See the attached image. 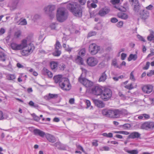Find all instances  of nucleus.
<instances>
[{"label": "nucleus", "instance_id": "3c124183", "mask_svg": "<svg viewBox=\"0 0 154 154\" xmlns=\"http://www.w3.org/2000/svg\"><path fill=\"white\" fill-rule=\"evenodd\" d=\"M123 23L122 21H120L118 22L117 23V26L119 28L122 27L123 25Z\"/></svg>", "mask_w": 154, "mask_h": 154}, {"label": "nucleus", "instance_id": "473e14b6", "mask_svg": "<svg viewBox=\"0 0 154 154\" xmlns=\"http://www.w3.org/2000/svg\"><path fill=\"white\" fill-rule=\"evenodd\" d=\"M6 77L8 80H13L15 79L16 76L14 74H8L6 75Z\"/></svg>", "mask_w": 154, "mask_h": 154}, {"label": "nucleus", "instance_id": "79ce46f5", "mask_svg": "<svg viewBox=\"0 0 154 154\" xmlns=\"http://www.w3.org/2000/svg\"><path fill=\"white\" fill-rule=\"evenodd\" d=\"M114 133H118L125 135H128L129 134V133L126 131H114Z\"/></svg>", "mask_w": 154, "mask_h": 154}, {"label": "nucleus", "instance_id": "2f4dec72", "mask_svg": "<svg viewBox=\"0 0 154 154\" xmlns=\"http://www.w3.org/2000/svg\"><path fill=\"white\" fill-rule=\"evenodd\" d=\"M6 55L3 51L0 52V57L1 60L3 61H5V60Z\"/></svg>", "mask_w": 154, "mask_h": 154}, {"label": "nucleus", "instance_id": "39448f33", "mask_svg": "<svg viewBox=\"0 0 154 154\" xmlns=\"http://www.w3.org/2000/svg\"><path fill=\"white\" fill-rule=\"evenodd\" d=\"M112 95L111 90L108 88H106L103 91L100 95L101 99L104 101H107L111 97Z\"/></svg>", "mask_w": 154, "mask_h": 154}, {"label": "nucleus", "instance_id": "a19ab883", "mask_svg": "<svg viewBox=\"0 0 154 154\" xmlns=\"http://www.w3.org/2000/svg\"><path fill=\"white\" fill-rule=\"evenodd\" d=\"M129 79L132 81L133 82H135L136 80V79L134 75V71H132L130 75Z\"/></svg>", "mask_w": 154, "mask_h": 154}, {"label": "nucleus", "instance_id": "2eb2a0df", "mask_svg": "<svg viewBox=\"0 0 154 154\" xmlns=\"http://www.w3.org/2000/svg\"><path fill=\"white\" fill-rule=\"evenodd\" d=\"M102 114L107 117L113 118V110L105 109H103L102 111Z\"/></svg>", "mask_w": 154, "mask_h": 154}, {"label": "nucleus", "instance_id": "58836bf2", "mask_svg": "<svg viewBox=\"0 0 154 154\" xmlns=\"http://www.w3.org/2000/svg\"><path fill=\"white\" fill-rule=\"evenodd\" d=\"M133 85V83H131L129 84L126 85L125 86V87L127 89L131 90L134 88Z\"/></svg>", "mask_w": 154, "mask_h": 154}, {"label": "nucleus", "instance_id": "6e6552de", "mask_svg": "<svg viewBox=\"0 0 154 154\" xmlns=\"http://www.w3.org/2000/svg\"><path fill=\"white\" fill-rule=\"evenodd\" d=\"M100 47L95 43L91 44L89 47V51L91 54L94 55L100 50Z\"/></svg>", "mask_w": 154, "mask_h": 154}, {"label": "nucleus", "instance_id": "f257e3e1", "mask_svg": "<svg viewBox=\"0 0 154 154\" xmlns=\"http://www.w3.org/2000/svg\"><path fill=\"white\" fill-rule=\"evenodd\" d=\"M19 45L20 50L24 48L22 51V54L23 55L25 56H27L32 53L35 49L33 44L30 43L27 45V40L26 39L22 40Z\"/></svg>", "mask_w": 154, "mask_h": 154}, {"label": "nucleus", "instance_id": "5fc2aeb1", "mask_svg": "<svg viewBox=\"0 0 154 154\" xmlns=\"http://www.w3.org/2000/svg\"><path fill=\"white\" fill-rule=\"evenodd\" d=\"M137 37L138 38L140 41L144 42H146V40H145L144 38L141 36L139 35H137Z\"/></svg>", "mask_w": 154, "mask_h": 154}, {"label": "nucleus", "instance_id": "a211bd4d", "mask_svg": "<svg viewBox=\"0 0 154 154\" xmlns=\"http://www.w3.org/2000/svg\"><path fill=\"white\" fill-rule=\"evenodd\" d=\"M33 132L35 135L39 136L42 137H43L46 134L44 131L37 129H35Z\"/></svg>", "mask_w": 154, "mask_h": 154}, {"label": "nucleus", "instance_id": "13d9d810", "mask_svg": "<svg viewBox=\"0 0 154 154\" xmlns=\"http://www.w3.org/2000/svg\"><path fill=\"white\" fill-rule=\"evenodd\" d=\"M127 55L124 53H122L121 55V58L122 60H124L126 57Z\"/></svg>", "mask_w": 154, "mask_h": 154}, {"label": "nucleus", "instance_id": "5701e85b", "mask_svg": "<svg viewBox=\"0 0 154 154\" xmlns=\"http://www.w3.org/2000/svg\"><path fill=\"white\" fill-rule=\"evenodd\" d=\"M53 145L59 149L63 150L65 148L64 145L60 142H57L53 144Z\"/></svg>", "mask_w": 154, "mask_h": 154}, {"label": "nucleus", "instance_id": "6ab92c4d", "mask_svg": "<svg viewBox=\"0 0 154 154\" xmlns=\"http://www.w3.org/2000/svg\"><path fill=\"white\" fill-rule=\"evenodd\" d=\"M45 136L46 138L49 142L52 143H54L56 142V138L53 135L49 134L46 133Z\"/></svg>", "mask_w": 154, "mask_h": 154}, {"label": "nucleus", "instance_id": "0e129e2a", "mask_svg": "<svg viewBox=\"0 0 154 154\" xmlns=\"http://www.w3.org/2000/svg\"><path fill=\"white\" fill-rule=\"evenodd\" d=\"M119 96L122 98L123 99L125 98V95L122 94V93L121 92H119Z\"/></svg>", "mask_w": 154, "mask_h": 154}, {"label": "nucleus", "instance_id": "a878e982", "mask_svg": "<svg viewBox=\"0 0 154 154\" xmlns=\"http://www.w3.org/2000/svg\"><path fill=\"white\" fill-rule=\"evenodd\" d=\"M11 46L12 49L14 50H20L19 44L14 42H13L11 44Z\"/></svg>", "mask_w": 154, "mask_h": 154}, {"label": "nucleus", "instance_id": "bb28decb", "mask_svg": "<svg viewBox=\"0 0 154 154\" xmlns=\"http://www.w3.org/2000/svg\"><path fill=\"white\" fill-rule=\"evenodd\" d=\"M125 151L130 154H137L138 151L137 149L129 150L127 148H125L124 149Z\"/></svg>", "mask_w": 154, "mask_h": 154}, {"label": "nucleus", "instance_id": "4be33fe9", "mask_svg": "<svg viewBox=\"0 0 154 154\" xmlns=\"http://www.w3.org/2000/svg\"><path fill=\"white\" fill-rule=\"evenodd\" d=\"M141 135V134L138 132H133L131 133L128 136V138L131 139H135L138 138Z\"/></svg>", "mask_w": 154, "mask_h": 154}, {"label": "nucleus", "instance_id": "ea45409f", "mask_svg": "<svg viewBox=\"0 0 154 154\" xmlns=\"http://www.w3.org/2000/svg\"><path fill=\"white\" fill-rule=\"evenodd\" d=\"M154 32H151L150 35L147 37V39L148 41H151L154 40V36L153 34Z\"/></svg>", "mask_w": 154, "mask_h": 154}, {"label": "nucleus", "instance_id": "e433bc0d", "mask_svg": "<svg viewBox=\"0 0 154 154\" xmlns=\"http://www.w3.org/2000/svg\"><path fill=\"white\" fill-rule=\"evenodd\" d=\"M29 104L31 106L35 108H38V106L37 104H35L32 101H30L29 102Z\"/></svg>", "mask_w": 154, "mask_h": 154}, {"label": "nucleus", "instance_id": "b1692460", "mask_svg": "<svg viewBox=\"0 0 154 154\" xmlns=\"http://www.w3.org/2000/svg\"><path fill=\"white\" fill-rule=\"evenodd\" d=\"M118 17L121 19L124 20H126L128 18V15L126 13L120 12L118 14Z\"/></svg>", "mask_w": 154, "mask_h": 154}, {"label": "nucleus", "instance_id": "603ef678", "mask_svg": "<svg viewBox=\"0 0 154 154\" xmlns=\"http://www.w3.org/2000/svg\"><path fill=\"white\" fill-rule=\"evenodd\" d=\"M57 25L56 23H53L50 25V27L52 29H56Z\"/></svg>", "mask_w": 154, "mask_h": 154}, {"label": "nucleus", "instance_id": "7c9ffc66", "mask_svg": "<svg viewBox=\"0 0 154 154\" xmlns=\"http://www.w3.org/2000/svg\"><path fill=\"white\" fill-rule=\"evenodd\" d=\"M137 54H130L128 58V61H130L132 60H137Z\"/></svg>", "mask_w": 154, "mask_h": 154}, {"label": "nucleus", "instance_id": "c9c22d12", "mask_svg": "<svg viewBox=\"0 0 154 154\" xmlns=\"http://www.w3.org/2000/svg\"><path fill=\"white\" fill-rule=\"evenodd\" d=\"M134 11L137 12H138L140 9V6L139 5V4H136L134 5Z\"/></svg>", "mask_w": 154, "mask_h": 154}, {"label": "nucleus", "instance_id": "8fccbe9b", "mask_svg": "<svg viewBox=\"0 0 154 154\" xmlns=\"http://www.w3.org/2000/svg\"><path fill=\"white\" fill-rule=\"evenodd\" d=\"M48 70L46 68H44L42 70V73L44 75H46Z\"/></svg>", "mask_w": 154, "mask_h": 154}, {"label": "nucleus", "instance_id": "412c9836", "mask_svg": "<svg viewBox=\"0 0 154 154\" xmlns=\"http://www.w3.org/2000/svg\"><path fill=\"white\" fill-rule=\"evenodd\" d=\"M93 101L95 105L98 107L103 108L105 106V104L102 101L97 99H94Z\"/></svg>", "mask_w": 154, "mask_h": 154}, {"label": "nucleus", "instance_id": "09e8293b", "mask_svg": "<svg viewBox=\"0 0 154 154\" xmlns=\"http://www.w3.org/2000/svg\"><path fill=\"white\" fill-rule=\"evenodd\" d=\"M100 150L102 151L103 150H105V151H108L109 150V147L105 146L102 147L100 149Z\"/></svg>", "mask_w": 154, "mask_h": 154}, {"label": "nucleus", "instance_id": "680f3d73", "mask_svg": "<svg viewBox=\"0 0 154 154\" xmlns=\"http://www.w3.org/2000/svg\"><path fill=\"white\" fill-rule=\"evenodd\" d=\"M4 119L3 113L0 110V120H2Z\"/></svg>", "mask_w": 154, "mask_h": 154}, {"label": "nucleus", "instance_id": "a18cd8bd", "mask_svg": "<svg viewBox=\"0 0 154 154\" xmlns=\"http://www.w3.org/2000/svg\"><path fill=\"white\" fill-rule=\"evenodd\" d=\"M21 34V31L20 30L16 32L14 34V37L16 38H18L20 37Z\"/></svg>", "mask_w": 154, "mask_h": 154}, {"label": "nucleus", "instance_id": "338daca9", "mask_svg": "<svg viewBox=\"0 0 154 154\" xmlns=\"http://www.w3.org/2000/svg\"><path fill=\"white\" fill-rule=\"evenodd\" d=\"M112 65L114 66H116L117 68H120V67L117 65V63L116 61H113L112 62Z\"/></svg>", "mask_w": 154, "mask_h": 154}, {"label": "nucleus", "instance_id": "37998d69", "mask_svg": "<svg viewBox=\"0 0 154 154\" xmlns=\"http://www.w3.org/2000/svg\"><path fill=\"white\" fill-rule=\"evenodd\" d=\"M32 116L33 117L34 120L36 121H38L40 119V117L36 116L34 113L32 114Z\"/></svg>", "mask_w": 154, "mask_h": 154}, {"label": "nucleus", "instance_id": "ddd939ff", "mask_svg": "<svg viewBox=\"0 0 154 154\" xmlns=\"http://www.w3.org/2000/svg\"><path fill=\"white\" fill-rule=\"evenodd\" d=\"M153 86L151 85H144L142 88L143 91L146 94H149L152 91Z\"/></svg>", "mask_w": 154, "mask_h": 154}, {"label": "nucleus", "instance_id": "dca6fc26", "mask_svg": "<svg viewBox=\"0 0 154 154\" xmlns=\"http://www.w3.org/2000/svg\"><path fill=\"white\" fill-rule=\"evenodd\" d=\"M110 11V9L107 8H104L101 9L98 13V14L101 17H104Z\"/></svg>", "mask_w": 154, "mask_h": 154}, {"label": "nucleus", "instance_id": "bf43d9fd", "mask_svg": "<svg viewBox=\"0 0 154 154\" xmlns=\"http://www.w3.org/2000/svg\"><path fill=\"white\" fill-rule=\"evenodd\" d=\"M118 20L115 17H112L111 19V21L112 23H116L118 22Z\"/></svg>", "mask_w": 154, "mask_h": 154}, {"label": "nucleus", "instance_id": "0eeeda50", "mask_svg": "<svg viewBox=\"0 0 154 154\" xmlns=\"http://www.w3.org/2000/svg\"><path fill=\"white\" fill-rule=\"evenodd\" d=\"M140 128L146 130L152 129L154 128V122H146L142 123L140 127Z\"/></svg>", "mask_w": 154, "mask_h": 154}, {"label": "nucleus", "instance_id": "774afa93", "mask_svg": "<svg viewBox=\"0 0 154 154\" xmlns=\"http://www.w3.org/2000/svg\"><path fill=\"white\" fill-rule=\"evenodd\" d=\"M146 8L148 10H152L153 8V6L152 5H150L146 7Z\"/></svg>", "mask_w": 154, "mask_h": 154}, {"label": "nucleus", "instance_id": "69168bd1", "mask_svg": "<svg viewBox=\"0 0 154 154\" xmlns=\"http://www.w3.org/2000/svg\"><path fill=\"white\" fill-rule=\"evenodd\" d=\"M47 75H48V77L49 78H52L53 76V74L49 70H48V72L47 73Z\"/></svg>", "mask_w": 154, "mask_h": 154}, {"label": "nucleus", "instance_id": "49530a36", "mask_svg": "<svg viewBox=\"0 0 154 154\" xmlns=\"http://www.w3.org/2000/svg\"><path fill=\"white\" fill-rule=\"evenodd\" d=\"M129 1L132 5H135L138 4V0H129Z\"/></svg>", "mask_w": 154, "mask_h": 154}, {"label": "nucleus", "instance_id": "c756f323", "mask_svg": "<svg viewBox=\"0 0 154 154\" xmlns=\"http://www.w3.org/2000/svg\"><path fill=\"white\" fill-rule=\"evenodd\" d=\"M58 97V95L57 94H53L49 93L48 96H45V98L48 100H50L52 99H56Z\"/></svg>", "mask_w": 154, "mask_h": 154}, {"label": "nucleus", "instance_id": "f704fd0d", "mask_svg": "<svg viewBox=\"0 0 154 154\" xmlns=\"http://www.w3.org/2000/svg\"><path fill=\"white\" fill-rule=\"evenodd\" d=\"M59 49H55V51L53 53V54L56 56H59L61 54V51L59 50Z\"/></svg>", "mask_w": 154, "mask_h": 154}, {"label": "nucleus", "instance_id": "f03ea898", "mask_svg": "<svg viewBox=\"0 0 154 154\" xmlns=\"http://www.w3.org/2000/svg\"><path fill=\"white\" fill-rule=\"evenodd\" d=\"M67 8L75 16L81 17L82 15V9L80 5L76 2H71L67 5Z\"/></svg>", "mask_w": 154, "mask_h": 154}, {"label": "nucleus", "instance_id": "f3484780", "mask_svg": "<svg viewBox=\"0 0 154 154\" xmlns=\"http://www.w3.org/2000/svg\"><path fill=\"white\" fill-rule=\"evenodd\" d=\"M149 12L146 10H143L140 12V17L141 19L145 20L149 17Z\"/></svg>", "mask_w": 154, "mask_h": 154}, {"label": "nucleus", "instance_id": "4d7b16f0", "mask_svg": "<svg viewBox=\"0 0 154 154\" xmlns=\"http://www.w3.org/2000/svg\"><path fill=\"white\" fill-rule=\"evenodd\" d=\"M144 119H147L150 118V116L148 114H143Z\"/></svg>", "mask_w": 154, "mask_h": 154}, {"label": "nucleus", "instance_id": "1a4fd4ad", "mask_svg": "<svg viewBox=\"0 0 154 154\" xmlns=\"http://www.w3.org/2000/svg\"><path fill=\"white\" fill-rule=\"evenodd\" d=\"M85 48H83L80 50L79 52V55H78L75 59V61L77 63L80 65L83 64V60L82 57H80L84 56L85 55Z\"/></svg>", "mask_w": 154, "mask_h": 154}, {"label": "nucleus", "instance_id": "de8ad7c7", "mask_svg": "<svg viewBox=\"0 0 154 154\" xmlns=\"http://www.w3.org/2000/svg\"><path fill=\"white\" fill-rule=\"evenodd\" d=\"M20 23L21 25H26L27 24V22L26 20L25 19H23L20 22Z\"/></svg>", "mask_w": 154, "mask_h": 154}, {"label": "nucleus", "instance_id": "423d86ee", "mask_svg": "<svg viewBox=\"0 0 154 154\" xmlns=\"http://www.w3.org/2000/svg\"><path fill=\"white\" fill-rule=\"evenodd\" d=\"M55 9V7L54 5H50L44 8V10L45 13L48 14L52 18L54 17L55 15V13L54 12Z\"/></svg>", "mask_w": 154, "mask_h": 154}, {"label": "nucleus", "instance_id": "864d4df0", "mask_svg": "<svg viewBox=\"0 0 154 154\" xmlns=\"http://www.w3.org/2000/svg\"><path fill=\"white\" fill-rule=\"evenodd\" d=\"M76 146L77 149L79 150H81L83 152H85V151L82 146L79 145H76Z\"/></svg>", "mask_w": 154, "mask_h": 154}, {"label": "nucleus", "instance_id": "6e6d98bb", "mask_svg": "<svg viewBox=\"0 0 154 154\" xmlns=\"http://www.w3.org/2000/svg\"><path fill=\"white\" fill-rule=\"evenodd\" d=\"M150 63L149 62H147L146 63V66L143 67V69H147L149 66Z\"/></svg>", "mask_w": 154, "mask_h": 154}, {"label": "nucleus", "instance_id": "e2e57ef3", "mask_svg": "<svg viewBox=\"0 0 154 154\" xmlns=\"http://www.w3.org/2000/svg\"><path fill=\"white\" fill-rule=\"evenodd\" d=\"M79 2L82 5H83L85 4L86 2V0H78Z\"/></svg>", "mask_w": 154, "mask_h": 154}, {"label": "nucleus", "instance_id": "c85d7f7f", "mask_svg": "<svg viewBox=\"0 0 154 154\" xmlns=\"http://www.w3.org/2000/svg\"><path fill=\"white\" fill-rule=\"evenodd\" d=\"M107 76L106 74V71L103 72L100 77L99 80V82H104L107 79Z\"/></svg>", "mask_w": 154, "mask_h": 154}, {"label": "nucleus", "instance_id": "9b49d317", "mask_svg": "<svg viewBox=\"0 0 154 154\" xmlns=\"http://www.w3.org/2000/svg\"><path fill=\"white\" fill-rule=\"evenodd\" d=\"M82 75H80L79 79V81L86 87L88 88L91 87L93 85V83L84 78H82Z\"/></svg>", "mask_w": 154, "mask_h": 154}, {"label": "nucleus", "instance_id": "4c0bfd02", "mask_svg": "<svg viewBox=\"0 0 154 154\" xmlns=\"http://www.w3.org/2000/svg\"><path fill=\"white\" fill-rule=\"evenodd\" d=\"M115 8H117L119 10L123 12L127 10V7L122 6H118V7L115 6Z\"/></svg>", "mask_w": 154, "mask_h": 154}, {"label": "nucleus", "instance_id": "393cba45", "mask_svg": "<svg viewBox=\"0 0 154 154\" xmlns=\"http://www.w3.org/2000/svg\"><path fill=\"white\" fill-rule=\"evenodd\" d=\"M64 78H62V76L61 75H58L54 76L53 79L56 83H59L62 81V79Z\"/></svg>", "mask_w": 154, "mask_h": 154}, {"label": "nucleus", "instance_id": "20e7f679", "mask_svg": "<svg viewBox=\"0 0 154 154\" xmlns=\"http://www.w3.org/2000/svg\"><path fill=\"white\" fill-rule=\"evenodd\" d=\"M59 85L62 89L65 91H69L71 88V86L69 80L66 78H63L59 83Z\"/></svg>", "mask_w": 154, "mask_h": 154}, {"label": "nucleus", "instance_id": "f8f14e48", "mask_svg": "<svg viewBox=\"0 0 154 154\" xmlns=\"http://www.w3.org/2000/svg\"><path fill=\"white\" fill-rule=\"evenodd\" d=\"M87 62L88 64L91 66H94L96 65L98 61L97 59L93 57H89L87 59Z\"/></svg>", "mask_w": 154, "mask_h": 154}, {"label": "nucleus", "instance_id": "9d476101", "mask_svg": "<svg viewBox=\"0 0 154 154\" xmlns=\"http://www.w3.org/2000/svg\"><path fill=\"white\" fill-rule=\"evenodd\" d=\"M127 114V112L125 109H116L113 110V118H119Z\"/></svg>", "mask_w": 154, "mask_h": 154}, {"label": "nucleus", "instance_id": "4468645a", "mask_svg": "<svg viewBox=\"0 0 154 154\" xmlns=\"http://www.w3.org/2000/svg\"><path fill=\"white\" fill-rule=\"evenodd\" d=\"M102 89L98 86L93 87L91 89V93L96 95H100L102 92Z\"/></svg>", "mask_w": 154, "mask_h": 154}, {"label": "nucleus", "instance_id": "cd10ccee", "mask_svg": "<svg viewBox=\"0 0 154 154\" xmlns=\"http://www.w3.org/2000/svg\"><path fill=\"white\" fill-rule=\"evenodd\" d=\"M58 65L57 63L55 61H52L50 63V66L51 68L54 71L57 69Z\"/></svg>", "mask_w": 154, "mask_h": 154}, {"label": "nucleus", "instance_id": "72a5a7b5", "mask_svg": "<svg viewBox=\"0 0 154 154\" xmlns=\"http://www.w3.org/2000/svg\"><path fill=\"white\" fill-rule=\"evenodd\" d=\"M55 49H58L62 48L60 43L58 40H56V43L54 45Z\"/></svg>", "mask_w": 154, "mask_h": 154}, {"label": "nucleus", "instance_id": "7ed1b4c3", "mask_svg": "<svg viewBox=\"0 0 154 154\" xmlns=\"http://www.w3.org/2000/svg\"><path fill=\"white\" fill-rule=\"evenodd\" d=\"M57 17L58 21L62 22L67 18V15L63 9L59 8L57 11Z\"/></svg>", "mask_w": 154, "mask_h": 154}, {"label": "nucleus", "instance_id": "052dcab7", "mask_svg": "<svg viewBox=\"0 0 154 154\" xmlns=\"http://www.w3.org/2000/svg\"><path fill=\"white\" fill-rule=\"evenodd\" d=\"M86 104L87 106V108H88L91 106L90 101L88 100H86L85 101Z\"/></svg>", "mask_w": 154, "mask_h": 154}, {"label": "nucleus", "instance_id": "aec40b11", "mask_svg": "<svg viewBox=\"0 0 154 154\" xmlns=\"http://www.w3.org/2000/svg\"><path fill=\"white\" fill-rule=\"evenodd\" d=\"M62 42L63 43L62 44L63 47L64 48L65 51L70 53L73 49V48L69 47V45H67V47L66 46V41L65 38H62Z\"/></svg>", "mask_w": 154, "mask_h": 154}, {"label": "nucleus", "instance_id": "c03bdc74", "mask_svg": "<svg viewBox=\"0 0 154 154\" xmlns=\"http://www.w3.org/2000/svg\"><path fill=\"white\" fill-rule=\"evenodd\" d=\"M97 34V32L95 31H91L89 32L88 35V37H90L92 36L95 35Z\"/></svg>", "mask_w": 154, "mask_h": 154}]
</instances>
